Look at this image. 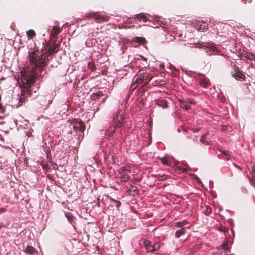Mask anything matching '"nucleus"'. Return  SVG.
Here are the masks:
<instances>
[{
	"instance_id": "obj_31",
	"label": "nucleus",
	"mask_w": 255,
	"mask_h": 255,
	"mask_svg": "<svg viewBox=\"0 0 255 255\" xmlns=\"http://www.w3.org/2000/svg\"><path fill=\"white\" fill-rule=\"evenodd\" d=\"M167 178V176L166 175H158L157 176V179L159 181H164Z\"/></svg>"
},
{
	"instance_id": "obj_36",
	"label": "nucleus",
	"mask_w": 255,
	"mask_h": 255,
	"mask_svg": "<svg viewBox=\"0 0 255 255\" xmlns=\"http://www.w3.org/2000/svg\"><path fill=\"white\" fill-rule=\"evenodd\" d=\"M224 154H225L226 156L228 157L230 156V152L228 151L224 150V151H221Z\"/></svg>"
},
{
	"instance_id": "obj_43",
	"label": "nucleus",
	"mask_w": 255,
	"mask_h": 255,
	"mask_svg": "<svg viewBox=\"0 0 255 255\" xmlns=\"http://www.w3.org/2000/svg\"><path fill=\"white\" fill-rule=\"evenodd\" d=\"M148 244H149V241H146L144 242L145 246H147V247L148 246H148Z\"/></svg>"
},
{
	"instance_id": "obj_4",
	"label": "nucleus",
	"mask_w": 255,
	"mask_h": 255,
	"mask_svg": "<svg viewBox=\"0 0 255 255\" xmlns=\"http://www.w3.org/2000/svg\"><path fill=\"white\" fill-rule=\"evenodd\" d=\"M233 76L237 80L243 81L246 79V76L244 73L240 70L239 67L234 65V72Z\"/></svg>"
},
{
	"instance_id": "obj_12",
	"label": "nucleus",
	"mask_w": 255,
	"mask_h": 255,
	"mask_svg": "<svg viewBox=\"0 0 255 255\" xmlns=\"http://www.w3.org/2000/svg\"><path fill=\"white\" fill-rule=\"evenodd\" d=\"M119 178L122 182H126L129 180V176L126 173L119 172Z\"/></svg>"
},
{
	"instance_id": "obj_30",
	"label": "nucleus",
	"mask_w": 255,
	"mask_h": 255,
	"mask_svg": "<svg viewBox=\"0 0 255 255\" xmlns=\"http://www.w3.org/2000/svg\"><path fill=\"white\" fill-rule=\"evenodd\" d=\"M139 85L138 84H137V83L135 82V81H134V82L133 83H132L130 88H129V89L130 91H133L134 90H135L137 87Z\"/></svg>"
},
{
	"instance_id": "obj_16",
	"label": "nucleus",
	"mask_w": 255,
	"mask_h": 255,
	"mask_svg": "<svg viewBox=\"0 0 255 255\" xmlns=\"http://www.w3.org/2000/svg\"><path fill=\"white\" fill-rule=\"evenodd\" d=\"M60 32V27L57 26H53L52 28V31H51V35L53 36L54 37L56 38L57 35L59 34V33Z\"/></svg>"
},
{
	"instance_id": "obj_15",
	"label": "nucleus",
	"mask_w": 255,
	"mask_h": 255,
	"mask_svg": "<svg viewBox=\"0 0 255 255\" xmlns=\"http://www.w3.org/2000/svg\"><path fill=\"white\" fill-rule=\"evenodd\" d=\"M58 45L54 41L51 45H50L48 48V50L52 52L53 53H56L58 50Z\"/></svg>"
},
{
	"instance_id": "obj_28",
	"label": "nucleus",
	"mask_w": 255,
	"mask_h": 255,
	"mask_svg": "<svg viewBox=\"0 0 255 255\" xmlns=\"http://www.w3.org/2000/svg\"><path fill=\"white\" fill-rule=\"evenodd\" d=\"M25 101V95L23 94L21 95L20 97L19 98V105H21L23 102Z\"/></svg>"
},
{
	"instance_id": "obj_14",
	"label": "nucleus",
	"mask_w": 255,
	"mask_h": 255,
	"mask_svg": "<svg viewBox=\"0 0 255 255\" xmlns=\"http://www.w3.org/2000/svg\"><path fill=\"white\" fill-rule=\"evenodd\" d=\"M160 248V245L159 243H155L153 246H149L147 247V250L148 252H152L158 250Z\"/></svg>"
},
{
	"instance_id": "obj_1",
	"label": "nucleus",
	"mask_w": 255,
	"mask_h": 255,
	"mask_svg": "<svg viewBox=\"0 0 255 255\" xmlns=\"http://www.w3.org/2000/svg\"><path fill=\"white\" fill-rule=\"evenodd\" d=\"M46 56V53L39 52L38 49H30L28 51V58L31 64V69H27L21 73V82L22 84V92L27 95H31L32 93L31 86L35 83L37 76L36 70L41 71L43 67L47 65V62L43 58Z\"/></svg>"
},
{
	"instance_id": "obj_19",
	"label": "nucleus",
	"mask_w": 255,
	"mask_h": 255,
	"mask_svg": "<svg viewBox=\"0 0 255 255\" xmlns=\"http://www.w3.org/2000/svg\"><path fill=\"white\" fill-rule=\"evenodd\" d=\"M207 51L209 54H214L215 53L217 52L216 47L215 46H212L207 47Z\"/></svg>"
},
{
	"instance_id": "obj_33",
	"label": "nucleus",
	"mask_w": 255,
	"mask_h": 255,
	"mask_svg": "<svg viewBox=\"0 0 255 255\" xmlns=\"http://www.w3.org/2000/svg\"><path fill=\"white\" fill-rule=\"evenodd\" d=\"M219 230L222 232L225 233L228 231V229L226 228L225 227L221 226L219 227Z\"/></svg>"
},
{
	"instance_id": "obj_21",
	"label": "nucleus",
	"mask_w": 255,
	"mask_h": 255,
	"mask_svg": "<svg viewBox=\"0 0 255 255\" xmlns=\"http://www.w3.org/2000/svg\"><path fill=\"white\" fill-rule=\"evenodd\" d=\"M27 36L28 39H32L33 37H34L36 33L34 30L33 29H30L28 30L26 32Z\"/></svg>"
},
{
	"instance_id": "obj_6",
	"label": "nucleus",
	"mask_w": 255,
	"mask_h": 255,
	"mask_svg": "<svg viewBox=\"0 0 255 255\" xmlns=\"http://www.w3.org/2000/svg\"><path fill=\"white\" fill-rule=\"evenodd\" d=\"M87 17H93L94 18L97 22H101V21H104L107 20V16H101L98 12L88 13L86 15Z\"/></svg>"
},
{
	"instance_id": "obj_34",
	"label": "nucleus",
	"mask_w": 255,
	"mask_h": 255,
	"mask_svg": "<svg viewBox=\"0 0 255 255\" xmlns=\"http://www.w3.org/2000/svg\"><path fill=\"white\" fill-rule=\"evenodd\" d=\"M147 84H143V85H142L139 89H140V91H145L146 90V87H147Z\"/></svg>"
},
{
	"instance_id": "obj_45",
	"label": "nucleus",
	"mask_w": 255,
	"mask_h": 255,
	"mask_svg": "<svg viewBox=\"0 0 255 255\" xmlns=\"http://www.w3.org/2000/svg\"><path fill=\"white\" fill-rule=\"evenodd\" d=\"M136 181L139 182V181H140V180H139V179H136Z\"/></svg>"
},
{
	"instance_id": "obj_2",
	"label": "nucleus",
	"mask_w": 255,
	"mask_h": 255,
	"mask_svg": "<svg viewBox=\"0 0 255 255\" xmlns=\"http://www.w3.org/2000/svg\"><path fill=\"white\" fill-rule=\"evenodd\" d=\"M115 126L120 128L124 125V114L122 111H120L114 117Z\"/></svg>"
},
{
	"instance_id": "obj_26",
	"label": "nucleus",
	"mask_w": 255,
	"mask_h": 255,
	"mask_svg": "<svg viewBox=\"0 0 255 255\" xmlns=\"http://www.w3.org/2000/svg\"><path fill=\"white\" fill-rule=\"evenodd\" d=\"M88 67V68L91 70L92 71H94L96 69V66L93 61L89 62Z\"/></svg>"
},
{
	"instance_id": "obj_40",
	"label": "nucleus",
	"mask_w": 255,
	"mask_h": 255,
	"mask_svg": "<svg viewBox=\"0 0 255 255\" xmlns=\"http://www.w3.org/2000/svg\"><path fill=\"white\" fill-rule=\"evenodd\" d=\"M243 1H245L244 2L245 4H246L247 3H251L252 1V0H243Z\"/></svg>"
},
{
	"instance_id": "obj_11",
	"label": "nucleus",
	"mask_w": 255,
	"mask_h": 255,
	"mask_svg": "<svg viewBox=\"0 0 255 255\" xmlns=\"http://www.w3.org/2000/svg\"><path fill=\"white\" fill-rule=\"evenodd\" d=\"M136 42L140 44H144L146 42L145 38L142 37H135L131 41V43Z\"/></svg>"
},
{
	"instance_id": "obj_7",
	"label": "nucleus",
	"mask_w": 255,
	"mask_h": 255,
	"mask_svg": "<svg viewBox=\"0 0 255 255\" xmlns=\"http://www.w3.org/2000/svg\"><path fill=\"white\" fill-rule=\"evenodd\" d=\"M198 80L200 85L204 88L207 87L210 83L209 79L202 75H199Z\"/></svg>"
},
{
	"instance_id": "obj_27",
	"label": "nucleus",
	"mask_w": 255,
	"mask_h": 255,
	"mask_svg": "<svg viewBox=\"0 0 255 255\" xmlns=\"http://www.w3.org/2000/svg\"><path fill=\"white\" fill-rule=\"evenodd\" d=\"M162 163L163 164L169 165L171 164L170 160H168L166 158H162L161 159Z\"/></svg>"
},
{
	"instance_id": "obj_29",
	"label": "nucleus",
	"mask_w": 255,
	"mask_h": 255,
	"mask_svg": "<svg viewBox=\"0 0 255 255\" xmlns=\"http://www.w3.org/2000/svg\"><path fill=\"white\" fill-rule=\"evenodd\" d=\"M222 249L225 251L229 250V247L228 245V242L226 241V242L223 243L222 245Z\"/></svg>"
},
{
	"instance_id": "obj_9",
	"label": "nucleus",
	"mask_w": 255,
	"mask_h": 255,
	"mask_svg": "<svg viewBox=\"0 0 255 255\" xmlns=\"http://www.w3.org/2000/svg\"><path fill=\"white\" fill-rule=\"evenodd\" d=\"M155 104L163 109H166L168 107L167 102L163 99H157L154 101Z\"/></svg>"
},
{
	"instance_id": "obj_32",
	"label": "nucleus",
	"mask_w": 255,
	"mask_h": 255,
	"mask_svg": "<svg viewBox=\"0 0 255 255\" xmlns=\"http://www.w3.org/2000/svg\"><path fill=\"white\" fill-rule=\"evenodd\" d=\"M90 97L92 100H96L99 98V97L97 96V93H93Z\"/></svg>"
},
{
	"instance_id": "obj_3",
	"label": "nucleus",
	"mask_w": 255,
	"mask_h": 255,
	"mask_svg": "<svg viewBox=\"0 0 255 255\" xmlns=\"http://www.w3.org/2000/svg\"><path fill=\"white\" fill-rule=\"evenodd\" d=\"M152 77H149V75L147 73H143L140 74L135 79V82L139 85L142 83L147 84L150 81Z\"/></svg>"
},
{
	"instance_id": "obj_38",
	"label": "nucleus",
	"mask_w": 255,
	"mask_h": 255,
	"mask_svg": "<svg viewBox=\"0 0 255 255\" xmlns=\"http://www.w3.org/2000/svg\"><path fill=\"white\" fill-rule=\"evenodd\" d=\"M121 202H120V201H116V206L117 207H118L120 206H121Z\"/></svg>"
},
{
	"instance_id": "obj_41",
	"label": "nucleus",
	"mask_w": 255,
	"mask_h": 255,
	"mask_svg": "<svg viewBox=\"0 0 255 255\" xmlns=\"http://www.w3.org/2000/svg\"><path fill=\"white\" fill-rule=\"evenodd\" d=\"M5 212V209L4 208H1L0 209V213H3Z\"/></svg>"
},
{
	"instance_id": "obj_8",
	"label": "nucleus",
	"mask_w": 255,
	"mask_h": 255,
	"mask_svg": "<svg viewBox=\"0 0 255 255\" xmlns=\"http://www.w3.org/2000/svg\"><path fill=\"white\" fill-rule=\"evenodd\" d=\"M251 173L252 176L248 177L251 184L255 187V165L252 166Z\"/></svg>"
},
{
	"instance_id": "obj_23",
	"label": "nucleus",
	"mask_w": 255,
	"mask_h": 255,
	"mask_svg": "<svg viewBox=\"0 0 255 255\" xmlns=\"http://www.w3.org/2000/svg\"><path fill=\"white\" fill-rule=\"evenodd\" d=\"M25 252L27 253H29L30 254H33L35 252V249L32 246H27L25 250Z\"/></svg>"
},
{
	"instance_id": "obj_17",
	"label": "nucleus",
	"mask_w": 255,
	"mask_h": 255,
	"mask_svg": "<svg viewBox=\"0 0 255 255\" xmlns=\"http://www.w3.org/2000/svg\"><path fill=\"white\" fill-rule=\"evenodd\" d=\"M134 18L142 19L144 22H146L148 20V18L147 17V16L144 13H142L136 14Z\"/></svg>"
},
{
	"instance_id": "obj_20",
	"label": "nucleus",
	"mask_w": 255,
	"mask_h": 255,
	"mask_svg": "<svg viewBox=\"0 0 255 255\" xmlns=\"http://www.w3.org/2000/svg\"><path fill=\"white\" fill-rule=\"evenodd\" d=\"M186 233L185 228H182L179 230L176 231L175 232V236L177 238H179L182 235H183Z\"/></svg>"
},
{
	"instance_id": "obj_39",
	"label": "nucleus",
	"mask_w": 255,
	"mask_h": 255,
	"mask_svg": "<svg viewBox=\"0 0 255 255\" xmlns=\"http://www.w3.org/2000/svg\"><path fill=\"white\" fill-rule=\"evenodd\" d=\"M200 130V129L199 128H193V129H192V131H193L194 132H198Z\"/></svg>"
},
{
	"instance_id": "obj_37",
	"label": "nucleus",
	"mask_w": 255,
	"mask_h": 255,
	"mask_svg": "<svg viewBox=\"0 0 255 255\" xmlns=\"http://www.w3.org/2000/svg\"><path fill=\"white\" fill-rule=\"evenodd\" d=\"M97 93V96L99 98L100 97H102L103 94L102 93V92H98V93Z\"/></svg>"
},
{
	"instance_id": "obj_5",
	"label": "nucleus",
	"mask_w": 255,
	"mask_h": 255,
	"mask_svg": "<svg viewBox=\"0 0 255 255\" xmlns=\"http://www.w3.org/2000/svg\"><path fill=\"white\" fill-rule=\"evenodd\" d=\"M73 128L76 131L83 132L85 129V127L84 123L81 120H74L71 123Z\"/></svg>"
},
{
	"instance_id": "obj_44",
	"label": "nucleus",
	"mask_w": 255,
	"mask_h": 255,
	"mask_svg": "<svg viewBox=\"0 0 255 255\" xmlns=\"http://www.w3.org/2000/svg\"><path fill=\"white\" fill-rule=\"evenodd\" d=\"M233 165L235 167H236L238 168H239V169L240 171H241V167H240L238 166H237L235 163H233Z\"/></svg>"
},
{
	"instance_id": "obj_24",
	"label": "nucleus",
	"mask_w": 255,
	"mask_h": 255,
	"mask_svg": "<svg viewBox=\"0 0 255 255\" xmlns=\"http://www.w3.org/2000/svg\"><path fill=\"white\" fill-rule=\"evenodd\" d=\"M187 223H188V222L185 220H184L182 222H176L175 223V227H182L185 226V225H186Z\"/></svg>"
},
{
	"instance_id": "obj_10",
	"label": "nucleus",
	"mask_w": 255,
	"mask_h": 255,
	"mask_svg": "<svg viewBox=\"0 0 255 255\" xmlns=\"http://www.w3.org/2000/svg\"><path fill=\"white\" fill-rule=\"evenodd\" d=\"M241 55L246 59L255 61V55L252 53H250L244 51L241 53Z\"/></svg>"
},
{
	"instance_id": "obj_35",
	"label": "nucleus",
	"mask_w": 255,
	"mask_h": 255,
	"mask_svg": "<svg viewBox=\"0 0 255 255\" xmlns=\"http://www.w3.org/2000/svg\"><path fill=\"white\" fill-rule=\"evenodd\" d=\"M54 53L50 51L48 49V52L47 53H46V56H43V58H44V59L45 60L46 57L51 56Z\"/></svg>"
},
{
	"instance_id": "obj_13",
	"label": "nucleus",
	"mask_w": 255,
	"mask_h": 255,
	"mask_svg": "<svg viewBox=\"0 0 255 255\" xmlns=\"http://www.w3.org/2000/svg\"><path fill=\"white\" fill-rule=\"evenodd\" d=\"M179 105L181 108L185 109L186 110L190 109L191 106L186 102L181 100H179Z\"/></svg>"
},
{
	"instance_id": "obj_22",
	"label": "nucleus",
	"mask_w": 255,
	"mask_h": 255,
	"mask_svg": "<svg viewBox=\"0 0 255 255\" xmlns=\"http://www.w3.org/2000/svg\"><path fill=\"white\" fill-rule=\"evenodd\" d=\"M208 134V133H205L204 134L202 135L200 138V141L203 144H209V142L205 139V138Z\"/></svg>"
},
{
	"instance_id": "obj_25",
	"label": "nucleus",
	"mask_w": 255,
	"mask_h": 255,
	"mask_svg": "<svg viewBox=\"0 0 255 255\" xmlns=\"http://www.w3.org/2000/svg\"><path fill=\"white\" fill-rule=\"evenodd\" d=\"M128 191L133 192L134 194H137L138 192L137 187L133 185L130 186Z\"/></svg>"
},
{
	"instance_id": "obj_42",
	"label": "nucleus",
	"mask_w": 255,
	"mask_h": 255,
	"mask_svg": "<svg viewBox=\"0 0 255 255\" xmlns=\"http://www.w3.org/2000/svg\"><path fill=\"white\" fill-rule=\"evenodd\" d=\"M66 216L67 218H68V220L69 221H70V220L72 219V218L71 217V216L70 215H67V214H66Z\"/></svg>"
},
{
	"instance_id": "obj_18",
	"label": "nucleus",
	"mask_w": 255,
	"mask_h": 255,
	"mask_svg": "<svg viewBox=\"0 0 255 255\" xmlns=\"http://www.w3.org/2000/svg\"><path fill=\"white\" fill-rule=\"evenodd\" d=\"M131 172L130 167L129 166H126L120 168L119 170V172L122 173H130Z\"/></svg>"
}]
</instances>
